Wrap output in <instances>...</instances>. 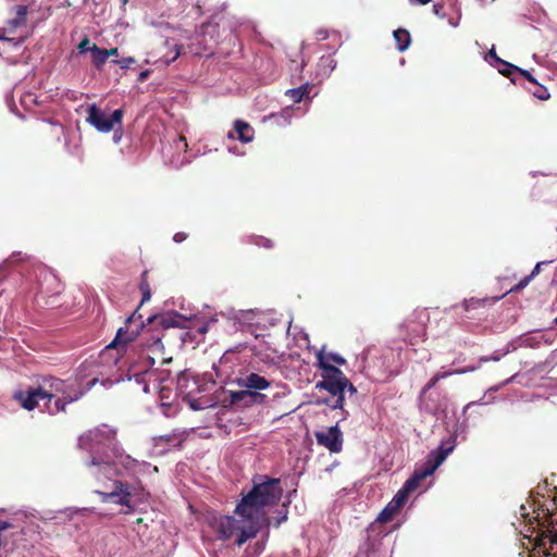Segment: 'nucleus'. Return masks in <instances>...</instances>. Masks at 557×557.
Masks as SVG:
<instances>
[{
	"label": "nucleus",
	"instance_id": "nucleus-1",
	"mask_svg": "<svg viewBox=\"0 0 557 557\" xmlns=\"http://www.w3.org/2000/svg\"><path fill=\"white\" fill-rule=\"evenodd\" d=\"M147 276L148 272L144 271L139 283V289L143 295L139 306L151 298V289ZM139 308L140 307L125 320V325L117 330L115 338L106 347V350H110L111 348L123 349L126 344L136 339L141 330L145 344L149 348L156 350L163 349L161 332L170 327L178 326V315L153 314L147 319V325H145L141 320V314L138 313Z\"/></svg>",
	"mask_w": 557,
	"mask_h": 557
},
{
	"label": "nucleus",
	"instance_id": "nucleus-2",
	"mask_svg": "<svg viewBox=\"0 0 557 557\" xmlns=\"http://www.w3.org/2000/svg\"><path fill=\"white\" fill-rule=\"evenodd\" d=\"M451 450L453 447L445 448L443 445H441L436 450H432L428 455L424 463L414 469L413 474L405 482L394 498L380 512L377 521L384 523L393 520L407 502L409 495L418 488L420 482L432 475Z\"/></svg>",
	"mask_w": 557,
	"mask_h": 557
},
{
	"label": "nucleus",
	"instance_id": "nucleus-3",
	"mask_svg": "<svg viewBox=\"0 0 557 557\" xmlns=\"http://www.w3.org/2000/svg\"><path fill=\"white\" fill-rule=\"evenodd\" d=\"M283 488L280 479L260 478V482L253 480L252 488L243 495L235 508V513L246 521L259 520L263 515V508L273 506L282 497Z\"/></svg>",
	"mask_w": 557,
	"mask_h": 557
},
{
	"label": "nucleus",
	"instance_id": "nucleus-4",
	"mask_svg": "<svg viewBox=\"0 0 557 557\" xmlns=\"http://www.w3.org/2000/svg\"><path fill=\"white\" fill-rule=\"evenodd\" d=\"M320 369L322 370V381L317 383V388L325 389L331 397L324 400V404L332 409H342L345 403V389L352 395L357 388L346 377L344 372L334 364L323 362L320 358Z\"/></svg>",
	"mask_w": 557,
	"mask_h": 557
},
{
	"label": "nucleus",
	"instance_id": "nucleus-5",
	"mask_svg": "<svg viewBox=\"0 0 557 557\" xmlns=\"http://www.w3.org/2000/svg\"><path fill=\"white\" fill-rule=\"evenodd\" d=\"M429 314L425 310L414 311L403 324L398 326L403 341L410 345H417L426 337V323Z\"/></svg>",
	"mask_w": 557,
	"mask_h": 557
},
{
	"label": "nucleus",
	"instance_id": "nucleus-6",
	"mask_svg": "<svg viewBox=\"0 0 557 557\" xmlns=\"http://www.w3.org/2000/svg\"><path fill=\"white\" fill-rule=\"evenodd\" d=\"M123 109H116L110 116L100 110L96 103L88 106L86 121L100 133H109L115 125L122 124Z\"/></svg>",
	"mask_w": 557,
	"mask_h": 557
},
{
	"label": "nucleus",
	"instance_id": "nucleus-7",
	"mask_svg": "<svg viewBox=\"0 0 557 557\" xmlns=\"http://www.w3.org/2000/svg\"><path fill=\"white\" fill-rule=\"evenodd\" d=\"M116 433L107 426L95 428L78 438V447L88 451H96L101 446H110L115 441Z\"/></svg>",
	"mask_w": 557,
	"mask_h": 557
},
{
	"label": "nucleus",
	"instance_id": "nucleus-8",
	"mask_svg": "<svg viewBox=\"0 0 557 557\" xmlns=\"http://www.w3.org/2000/svg\"><path fill=\"white\" fill-rule=\"evenodd\" d=\"M314 435L318 445L325 447L330 453L338 454L342 451L344 440L338 424L318 431Z\"/></svg>",
	"mask_w": 557,
	"mask_h": 557
},
{
	"label": "nucleus",
	"instance_id": "nucleus-9",
	"mask_svg": "<svg viewBox=\"0 0 557 557\" xmlns=\"http://www.w3.org/2000/svg\"><path fill=\"white\" fill-rule=\"evenodd\" d=\"M98 381H99L98 377H94L86 384L85 389H77V392H75L73 395L53 398L54 399L53 405H50V403H48V400H46L45 406H46L47 411L50 414H57L59 412H64L66 405L78 400L85 394V392L92 388L98 383Z\"/></svg>",
	"mask_w": 557,
	"mask_h": 557
},
{
	"label": "nucleus",
	"instance_id": "nucleus-10",
	"mask_svg": "<svg viewBox=\"0 0 557 557\" xmlns=\"http://www.w3.org/2000/svg\"><path fill=\"white\" fill-rule=\"evenodd\" d=\"M210 524L221 540H228L239 530V521L231 516H214Z\"/></svg>",
	"mask_w": 557,
	"mask_h": 557
},
{
	"label": "nucleus",
	"instance_id": "nucleus-11",
	"mask_svg": "<svg viewBox=\"0 0 557 557\" xmlns=\"http://www.w3.org/2000/svg\"><path fill=\"white\" fill-rule=\"evenodd\" d=\"M44 389L40 385L37 387H29L27 391H17L14 393L13 398L26 410H34L40 400H45Z\"/></svg>",
	"mask_w": 557,
	"mask_h": 557
},
{
	"label": "nucleus",
	"instance_id": "nucleus-12",
	"mask_svg": "<svg viewBox=\"0 0 557 557\" xmlns=\"http://www.w3.org/2000/svg\"><path fill=\"white\" fill-rule=\"evenodd\" d=\"M177 389L188 398L193 409L199 410L203 408L198 404V400L194 398L195 393L199 391L198 382L195 379H189L187 374L182 373L177 379Z\"/></svg>",
	"mask_w": 557,
	"mask_h": 557
},
{
	"label": "nucleus",
	"instance_id": "nucleus-13",
	"mask_svg": "<svg viewBox=\"0 0 557 557\" xmlns=\"http://www.w3.org/2000/svg\"><path fill=\"white\" fill-rule=\"evenodd\" d=\"M267 400V396L259 392L249 389L233 392L231 394V404L234 406L248 407L255 404H263Z\"/></svg>",
	"mask_w": 557,
	"mask_h": 557
},
{
	"label": "nucleus",
	"instance_id": "nucleus-14",
	"mask_svg": "<svg viewBox=\"0 0 557 557\" xmlns=\"http://www.w3.org/2000/svg\"><path fill=\"white\" fill-rule=\"evenodd\" d=\"M237 384L249 391L258 392L269 388L271 381L259 373L250 372L238 377Z\"/></svg>",
	"mask_w": 557,
	"mask_h": 557
},
{
	"label": "nucleus",
	"instance_id": "nucleus-15",
	"mask_svg": "<svg viewBox=\"0 0 557 557\" xmlns=\"http://www.w3.org/2000/svg\"><path fill=\"white\" fill-rule=\"evenodd\" d=\"M87 467L90 469L91 475L98 481L112 479L116 474L115 467L112 462L103 461L95 457L87 462Z\"/></svg>",
	"mask_w": 557,
	"mask_h": 557
},
{
	"label": "nucleus",
	"instance_id": "nucleus-16",
	"mask_svg": "<svg viewBox=\"0 0 557 557\" xmlns=\"http://www.w3.org/2000/svg\"><path fill=\"white\" fill-rule=\"evenodd\" d=\"M65 382L51 377L49 380H45L44 384L40 385V388L44 389V393L47 395L45 396V399L48 400V403H51V400L55 397H59L61 393H63Z\"/></svg>",
	"mask_w": 557,
	"mask_h": 557
},
{
	"label": "nucleus",
	"instance_id": "nucleus-17",
	"mask_svg": "<svg viewBox=\"0 0 557 557\" xmlns=\"http://www.w3.org/2000/svg\"><path fill=\"white\" fill-rule=\"evenodd\" d=\"M114 485L115 488L111 493L107 494V497L113 498L117 496V504L123 506H129L131 496L133 494V487L129 484L123 483L121 481H115Z\"/></svg>",
	"mask_w": 557,
	"mask_h": 557
},
{
	"label": "nucleus",
	"instance_id": "nucleus-18",
	"mask_svg": "<svg viewBox=\"0 0 557 557\" xmlns=\"http://www.w3.org/2000/svg\"><path fill=\"white\" fill-rule=\"evenodd\" d=\"M234 132L236 133V138L242 143H251L255 137L253 127L246 121L236 120L234 122Z\"/></svg>",
	"mask_w": 557,
	"mask_h": 557
},
{
	"label": "nucleus",
	"instance_id": "nucleus-19",
	"mask_svg": "<svg viewBox=\"0 0 557 557\" xmlns=\"http://www.w3.org/2000/svg\"><path fill=\"white\" fill-rule=\"evenodd\" d=\"M248 522H249V524L246 528H243L239 524V530H238L239 533H238V536L236 539V545L237 546H242L248 540L256 537L257 534L260 531V525L258 523V520H252V521H248Z\"/></svg>",
	"mask_w": 557,
	"mask_h": 557
},
{
	"label": "nucleus",
	"instance_id": "nucleus-20",
	"mask_svg": "<svg viewBox=\"0 0 557 557\" xmlns=\"http://www.w3.org/2000/svg\"><path fill=\"white\" fill-rule=\"evenodd\" d=\"M164 46L169 48V51L165 52L160 59L159 62L164 65H170L174 62L181 54L183 46L176 42H172L169 39L164 41Z\"/></svg>",
	"mask_w": 557,
	"mask_h": 557
},
{
	"label": "nucleus",
	"instance_id": "nucleus-21",
	"mask_svg": "<svg viewBox=\"0 0 557 557\" xmlns=\"http://www.w3.org/2000/svg\"><path fill=\"white\" fill-rule=\"evenodd\" d=\"M313 88V85L310 83H306L297 88L288 89L285 95L294 102L299 103L305 98L309 97V94L311 92Z\"/></svg>",
	"mask_w": 557,
	"mask_h": 557
},
{
	"label": "nucleus",
	"instance_id": "nucleus-22",
	"mask_svg": "<svg viewBox=\"0 0 557 557\" xmlns=\"http://www.w3.org/2000/svg\"><path fill=\"white\" fill-rule=\"evenodd\" d=\"M397 49L403 52L407 50L411 44V36L407 29L398 28L393 33Z\"/></svg>",
	"mask_w": 557,
	"mask_h": 557
},
{
	"label": "nucleus",
	"instance_id": "nucleus-23",
	"mask_svg": "<svg viewBox=\"0 0 557 557\" xmlns=\"http://www.w3.org/2000/svg\"><path fill=\"white\" fill-rule=\"evenodd\" d=\"M542 264L543 262H537L532 272L529 275L524 276L522 280H520L515 286H512L510 288V292L518 293L522 290L524 287H527L530 284V282L534 278V276H536L540 273Z\"/></svg>",
	"mask_w": 557,
	"mask_h": 557
},
{
	"label": "nucleus",
	"instance_id": "nucleus-24",
	"mask_svg": "<svg viewBox=\"0 0 557 557\" xmlns=\"http://www.w3.org/2000/svg\"><path fill=\"white\" fill-rule=\"evenodd\" d=\"M91 57L92 63L98 70H100L108 60L106 49L99 48L96 44H92L91 46Z\"/></svg>",
	"mask_w": 557,
	"mask_h": 557
},
{
	"label": "nucleus",
	"instance_id": "nucleus-25",
	"mask_svg": "<svg viewBox=\"0 0 557 557\" xmlns=\"http://www.w3.org/2000/svg\"><path fill=\"white\" fill-rule=\"evenodd\" d=\"M320 358H322V361L323 362H327V363H335V364H338V366H343L346 363V359L344 357H342L341 355L338 354H334V352H330V354H324V352H319L317 355V360H318V367L320 368Z\"/></svg>",
	"mask_w": 557,
	"mask_h": 557
},
{
	"label": "nucleus",
	"instance_id": "nucleus-26",
	"mask_svg": "<svg viewBox=\"0 0 557 557\" xmlns=\"http://www.w3.org/2000/svg\"><path fill=\"white\" fill-rule=\"evenodd\" d=\"M479 369V366H468L466 368H462V369H456L454 371H443V372H437L434 374L435 377H438V381L443 380V379H446L453 374H465V373H468V372H473L475 370Z\"/></svg>",
	"mask_w": 557,
	"mask_h": 557
},
{
	"label": "nucleus",
	"instance_id": "nucleus-27",
	"mask_svg": "<svg viewBox=\"0 0 557 557\" xmlns=\"http://www.w3.org/2000/svg\"><path fill=\"white\" fill-rule=\"evenodd\" d=\"M27 7L26 5H16L15 8V17L11 21V24L14 27H20L25 24L26 15H27Z\"/></svg>",
	"mask_w": 557,
	"mask_h": 557
},
{
	"label": "nucleus",
	"instance_id": "nucleus-28",
	"mask_svg": "<svg viewBox=\"0 0 557 557\" xmlns=\"http://www.w3.org/2000/svg\"><path fill=\"white\" fill-rule=\"evenodd\" d=\"M500 63L505 66L504 70L499 71L504 76L509 77L513 73H519L520 67H518L511 63H508L506 61H500Z\"/></svg>",
	"mask_w": 557,
	"mask_h": 557
},
{
	"label": "nucleus",
	"instance_id": "nucleus-29",
	"mask_svg": "<svg viewBox=\"0 0 557 557\" xmlns=\"http://www.w3.org/2000/svg\"><path fill=\"white\" fill-rule=\"evenodd\" d=\"M535 86H536V89L533 91L534 97H536L540 100H547V99H549L550 95H549L547 88H545L544 86L540 85L539 83Z\"/></svg>",
	"mask_w": 557,
	"mask_h": 557
},
{
	"label": "nucleus",
	"instance_id": "nucleus-30",
	"mask_svg": "<svg viewBox=\"0 0 557 557\" xmlns=\"http://www.w3.org/2000/svg\"><path fill=\"white\" fill-rule=\"evenodd\" d=\"M112 62L120 65L121 69H128L131 64L135 63V59L133 57H127L119 60H113Z\"/></svg>",
	"mask_w": 557,
	"mask_h": 557
},
{
	"label": "nucleus",
	"instance_id": "nucleus-31",
	"mask_svg": "<svg viewBox=\"0 0 557 557\" xmlns=\"http://www.w3.org/2000/svg\"><path fill=\"white\" fill-rule=\"evenodd\" d=\"M91 46L92 44L90 42V40L85 37L77 46V49L79 51V53H85L87 51H90L91 52Z\"/></svg>",
	"mask_w": 557,
	"mask_h": 557
},
{
	"label": "nucleus",
	"instance_id": "nucleus-32",
	"mask_svg": "<svg viewBox=\"0 0 557 557\" xmlns=\"http://www.w3.org/2000/svg\"><path fill=\"white\" fill-rule=\"evenodd\" d=\"M438 382V377L433 375L431 380L422 387L421 395H425L430 389L434 388Z\"/></svg>",
	"mask_w": 557,
	"mask_h": 557
},
{
	"label": "nucleus",
	"instance_id": "nucleus-33",
	"mask_svg": "<svg viewBox=\"0 0 557 557\" xmlns=\"http://www.w3.org/2000/svg\"><path fill=\"white\" fill-rule=\"evenodd\" d=\"M519 74H521L528 82L537 85V81L529 71L520 69Z\"/></svg>",
	"mask_w": 557,
	"mask_h": 557
},
{
	"label": "nucleus",
	"instance_id": "nucleus-34",
	"mask_svg": "<svg viewBox=\"0 0 557 557\" xmlns=\"http://www.w3.org/2000/svg\"><path fill=\"white\" fill-rule=\"evenodd\" d=\"M256 245H258L260 247H264V248L273 247L272 240L269 238H264V237H259L258 240L256 242Z\"/></svg>",
	"mask_w": 557,
	"mask_h": 557
},
{
	"label": "nucleus",
	"instance_id": "nucleus-35",
	"mask_svg": "<svg viewBox=\"0 0 557 557\" xmlns=\"http://www.w3.org/2000/svg\"><path fill=\"white\" fill-rule=\"evenodd\" d=\"M113 140L114 143H119L122 138V124L117 125V128L114 127Z\"/></svg>",
	"mask_w": 557,
	"mask_h": 557
},
{
	"label": "nucleus",
	"instance_id": "nucleus-36",
	"mask_svg": "<svg viewBox=\"0 0 557 557\" xmlns=\"http://www.w3.org/2000/svg\"><path fill=\"white\" fill-rule=\"evenodd\" d=\"M187 237H188V235H187L186 233H184V232H178V233L174 234V236H173V240H174L175 243H178V244H180V243L184 242Z\"/></svg>",
	"mask_w": 557,
	"mask_h": 557
},
{
	"label": "nucleus",
	"instance_id": "nucleus-37",
	"mask_svg": "<svg viewBox=\"0 0 557 557\" xmlns=\"http://www.w3.org/2000/svg\"><path fill=\"white\" fill-rule=\"evenodd\" d=\"M443 9H444V5H443V4H441V3H435V4L433 5V12H434L437 16H440V17H443V14H442V10H443Z\"/></svg>",
	"mask_w": 557,
	"mask_h": 557
},
{
	"label": "nucleus",
	"instance_id": "nucleus-38",
	"mask_svg": "<svg viewBox=\"0 0 557 557\" xmlns=\"http://www.w3.org/2000/svg\"><path fill=\"white\" fill-rule=\"evenodd\" d=\"M106 54H107V59H109V57H117L119 55V49L117 48H111V49H106Z\"/></svg>",
	"mask_w": 557,
	"mask_h": 557
},
{
	"label": "nucleus",
	"instance_id": "nucleus-39",
	"mask_svg": "<svg viewBox=\"0 0 557 557\" xmlns=\"http://www.w3.org/2000/svg\"><path fill=\"white\" fill-rule=\"evenodd\" d=\"M75 392L76 391L71 389L70 386H67L65 384L64 388H63V393H61L59 397H64V396L73 395Z\"/></svg>",
	"mask_w": 557,
	"mask_h": 557
},
{
	"label": "nucleus",
	"instance_id": "nucleus-40",
	"mask_svg": "<svg viewBox=\"0 0 557 557\" xmlns=\"http://www.w3.org/2000/svg\"><path fill=\"white\" fill-rule=\"evenodd\" d=\"M123 463L125 465L126 468H129L132 466H136L137 461L135 459L131 458L129 456H126L125 461Z\"/></svg>",
	"mask_w": 557,
	"mask_h": 557
},
{
	"label": "nucleus",
	"instance_id": "nucleus-41",
	"mask_svg": "<svg viewBox=\"0 0 557 557\" xmlns=\"http://www.w3.org/2000/svg\"><path fill=\"white\" fill-rule=\"evenodd\" d=\"M148 76H149V71H144V72H141V73L139 74V76H138V81H139V82H144V81H146V79H147V77H148Z\"/></svg>",
	"mask_w": 557,
	"mask_h": 557
},
{
	"label": "nucleus",
	"instance_id": "nucleus-42",
	"mask_svg": "<svg viewBox=\"0 0 557 557\" xmlns=\"http://www.w3.org/2000/svg\"><path fill=\"white\" fill-rule=\"evenodd\" d=\"M411 3H418L421 5H425L431 2V0H409Z\"/></svg>",
	"mask_w": 557,
	"mask_h": 557
},
{
	"label": "nucleus",
	"instance_id": "nucleus-43",
	"mask_svg": "<svg viewBox=\"0 0 557 557\" xmlns=\"http://www.w3.org/2000/svg\"><path fill=\"white\" fill-rule=\"evenodd\" d=\"M490 55L493 57L496 61H498L500 63L502 60L496 55V52L494 49L490 50Z\"/></svg>",
	"mask_w": 557,
	"mask_h": 557
},
{
	"label": "nucleus",
	"instance_id": "nucleus-44",
	"mask_svg": "<svg viewBox=\"0 0 557 557\" xmlns=\"http://www.w3.org/2000/svg\"><path fill=\"white\" fill-rule=\"evenodd\" d=\"M474 304H481V301H480V300H476V301L471 300V302H470V304L466 302V304H465L466 310H469L470 306H471V305H474Z\"/></svg>",
	"mask_w": 557,
	"mask_h": 557
},
{
	"label": "nucleus",
	"instance_id": "nucleus-45",
	"mask_svg": "<svg viewBox=\"0 0 557 557\" xmlns=\"http://www.w3.org/2000/svg\"><path fill=\"white\" fill-rule=\"evenodd\" d=\"M144 375H148L149 377L154 376V373L152 371H146Z\"/></svg>",
	"mask_w": 557,
	"mask_h": 557
},
{
	"label": "nucleus",
	"instance_id": "nucleus-46",
	"mask_svg": "<svg viewBox=\"0 0 557 557\" xmlns=\"http://www.w3.org/2000/svg\"><path fill=\"white\" fill-rule=\"evenodd\" d=\"M144 392H145V393H149V387H148V385H147V384H145V386H144Z\"/></svg>",
	"mask_w": 557,
	"mask_h": 557
},
{
	"label": "nucleus",
	"instance_id": "nucleus-47",
	"mask_svg": "<svg viewBox=\"0 0 557 557\" xmlns=\"http://www.w3.org/2000/svg\"><path fill=\"white\" fill-rule=\"evenodd\" d=\"M487 360H488V358H485V357L480 358V362H486Z\"/></svg>",
	"mask_w": 557,
	"mask_h": 557
},
{
	"label": "nucleus",
	"instance_id": "nucleus-48",
	"mask_svg": "<svg viewBox=\"0 0 557 557\" xmlns=\"http://www.w3.org/2000/svg\"><path fill=\"white\" fill-rule=\"evenodd\" d=\"M181 140H183V141H185V143H186V139H185V137H181Z\"/></svg>",
	"mask_w": 557,
	"mask_h": 557
},
{
	"label": "nucleus",
	"instance_id": "nucleus-49",
	"mask_svg": "<svg viewBox=\"0 0 557 557\" xmlns=\"http://www.w3.org/2000/svg\"><path fill=\"white\" fill-rule=\"evenodd\" d=\"M555 323L557 324V318L555 319Z\"/></svg>",
	"mask_w": 557,
	"mask_h": 557
},
{
	"label": "nucleus",
	"instance_id": "nucleus-50",
	"mask_svg": "<svg viewBox=\"0 0 557 557\" xmlns=\"http://www.w3.org/2000/svg\"><path fill=\"white\" fill-rule=\"evenodd\" d=\"M128 0H124V3H126Z\"/></svg>",
	"mask_w": 557,
	"mask_h": 557
},
{
	"label": "nucleus",
	"instance_id": "nucleus-51",
	"mask_svg": "<svg viewBox=\"0 0 557 557\" xmlns=\"http://www.w3.org/2000/svg\"><path fill=\"white\" fill-rule=\"evenodd\" d=\"M1 38H2V37L0 36V39H1Z\"/></svg>",
	"mask_w": 557,
	"mask_h": 557
}]
</instances>
